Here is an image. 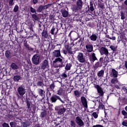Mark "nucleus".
<instances>
[{
  "label": "nucleus",
  "instance_id": "61",
  "mask_svg": "<svg viewBox=\"0 0 127 127\" xmlns=\"http://www.w3.org/2000/svg\"><path fill=\"white\" fill-rule=\"evenodd\" d=\"M124 119H127V114L124 116Z\"/></svg>",
  "mask_w": 127,
  "mask_h": 127
},
{
  "label": "nucleus",
  "instance_id": "44",
  "mask_svg": "<svg viewBox=\"0 0 127 127\" xmlns=\"http://www.w3.org/2000/svg\"><path fill=\"white\" fill-rule=\"evenodd\" d=\"M100 62L101 63V64H105V60L104 61V59L103 58H101L100 59Z\"/></svg>",
  "mask_w": 127,
  "mask_h": 127
},
{
  "label": "nucleus",
  "instance_id": "4",
  "mask_svg": "<svg viewBox=\"0 0 127 127\" xmlns=\"http://www.w3.org/2000/svg\"><path fill=\"white\" fill-rule=\"evenodd\" d=\"M94 88L97 89L99 96H104V92L103 88L99 85H96L94 86Z\"/></svg>",
  "mask_w": 127,
  "mask_h": 127
},
{
  "label": "nucleus",
  "instance_id": "5",
  "mask_svg": "<svg viewBox=\"0 0 127 127\" xmlns=\"http://www.w3.org/2000/svg\"><path fill=\"white\" fill-rule=\"evenodd\" d=\"M78 61L80 63H84L85 62V59L84 57V54L81 53H79L77 57Z\"/></svg>",
  "mask_w": 127,
  "mask_h": 127
},
{
  "label": "nucleus",
  "instance_id": "16",
  "mask_svg": "<svg viewBox=\"0 0 127 127\" xmlns=\"http://www.w3.org/2000/svg\"><path fill=\"white\" fill-rule=\"evenodd\" d=\"M88 52H92L93 50V46L91 44H88L85 46Z\"/></svg>",
  "mask_w": 127,
  "mask_h": 127
},
{
  "label": "nucleus",
  "instance_id": "18",
  "mask_svg": "<svg viewBox=\"0 0 127 127\" xmlns=\"http://www.w3.org/2000/svg\"><path fill=\"white\" fill-rule=\"evenodd\" d=\"M21 79V76L20 75H16L13 76V80L14 82H18Z\"/></svg>",
  "mask_w": 127,
  "mask_h": 127
},
{
  "label": "nucleus",
  "instance_id": "55",
  "mask_svg": "<svg viewBox=\"0 0 127 127\" xmlns=\"http://www.w3.org/2000/svg\"><path fill=\"white\" fill-rule=\"evenodd\" d=\"M30 106H31L30 103H29V102H27V108H28V109H30Z\"/></svg>",
  "mask_w": 127,
  "mask_h": 127
},
{
  "label": "nucleus",
  "instance_id": "21",
  "mask_svg": "<svg viewBox=\"0 0 127 127\" xmlns=\"http://www.w3.org/2000/svg\"><path fill=\"white\" fill-rule=\"evenodd\" d=\"M74 94L75 97H80L81 93L80 91L78 90H75L74 92Z\"/></svg>",
  "mask_w": 127,
  "mask_h": 127
},
{
  "label": "nucleus",
  "instance_id": "29",
  "mask_svg": "<svg viewBox=\"0 0 127 127\" xmlns=\"http://www.w3.org/2000/svg\"><path fill=\"white\" fill-rule=\"evenodd\" d=\"M119 81L118 80V78H113L111 80V83L112 84H117Z\"/></svg>",
  "mask_w": 127,
  "mask_h": 127
},
{
  "label": "nucleus",
  "instance_id": "45",
  "mask_svg": "<svg viewBox=\"0 0 127 127\" xmlns=\"http://www.w3.org/2000/svg\"><path fill=\"white\" fill-rule=\"evenodd\" d=\"M41 116L42 118H44L46 116V113L45 112H42L41 113Z\"/></svg>",
  "mask_w": 127,
  "mask_h": 127
},
{
  "label": "nucleus",
  "instance_id": "63",
  "mask_svg": "<svg viewBox=\"0 0 127 127\" xmlns=\"http://www.w3.org/2000/svg\"><path fill=\"white\" fill-rule=\"evenodd\" d=\"M50 18H51V19H53V17L52 16H50Z\"/></svg>",
  "mask_w": 127,
  "mask_h": 127
},
{
  "label": "nucleus",
  "instance_id": "20",
  "mask_svg": "<svg viewBox=\"0 0 127 127\" xmlns=\"http://www.w3.org/2000/svg\"><path fill=\"white\" fill-rule=\"evenodd\" d=\"M11 68L13 70H17L18 69V66L15 63H12L11 64Z\"/></svg>",
  "mask_w": 127,
  "mask_h": 127
},
{
  "label": "nucleus",
  "instance_id": "24",
  "mask_svg": "<svg viewBox=\"0 0 127 127\" xmlns=\"http://www.w3.org/2000/svg\"><path fill=\"white\" fill-rule=\"evenodd\" d=\"M5 55L7 58H10V52L9 51H6L5 53Z\"/></svg>",
  "mask_w": 127,
  "mask_h": 127
},
{
  "label": "nucleus",
  "instance_id": "28",
  "mask_svg": "<svg viewBox=\"0 0 127 127\" xmlns=\"http://www.w3.org/2000/svg\"><path fill=\"white\" fill-rule=\"evenodd\" d=\"M44 83L43 81H38L37 83V86H39L40 87H44Z\"/></svg>",
  "mask_w": 127,
  "mask_h": 127
},
{
  "label": "nucleus",
  "instance_id": "49",
  "mask_svg": "<svg viewBox=\"0 0 127 127\" xmlns=\"http://www.w3.org/2000/svg\"><path fill=\"white\" fill-rule=\"evenodd\" d=\"M125 18L126 17H125V14H123V13L121 14V19L124 20V19H125Z\"/></svg>",
  "mask_w": 127,
  "mask_h": 127
},
{
  "label": "nucleus",
  "instance_id": "34",
  "mask_svg": "<svg viewBox=\"0 0 127 127\" xmlns=\"http://www.w3.org/2000/svg\"><path fill=\"white\" fill-rule=\"evenodd\" d=\"M70 126L71 127H76V123L74 121H70Z\"/></svg>",
  "mask_w": 127,
  "mask_h": 127
},
{
  "label": "nucleus",
  "instance_id": "33",
  "mask_svg": "<svg viewBox=\"0 0 127 127\" xmlns=\"http://www.w3.org/2000/svg\"><path fill=\"white\" fill-rule=\"evenodd\" d=\"M10 127H16V124L14 122H12L9 123Z\"/></svg>",
  "mask_w": 127,
  "mask_h": 127
},
{
  "label": "nucleus",
  "instance_id": "32",
  "mask_svg": "<svg viewBox=\"0 0 127 127\" xmlns=\"http://www.w3.org/2000/svg\"><path fill=\"white\" fill-rule=\"evenodd\" d=\"M92 116L95 119H97L98 118V114L96 112H94L92 113Z\"/></svg>",
  "mask_w": 127,
  "mask_h": 127
},
{
  "label": "nucleus",
  "instance_id": "51",
  "mask_svg": "<svg viewBox=\"0 0 127 127\" xmlns=\"http://www.w3.org/2000/svg\"><path fill=\"white\" fill-rule=\"evenodd\" d=\"M90 9L91 11H93L94 10V6H90Z\"/></svg>",
  "mask_w": 127,
  "mask_h": 127
},
{
  "label": "nucleus",
  "instance_id": "42",
  "mask_svg": "<svg viewBox=\"0 0 127 127\" xmlns=\"http://www.w3.org/2000/svg\"><path fill=\"white\" fill-rule=\"evenodd\" d=\"M2 127H10L9 125L6 123H4L2 125Z\"/></svg>",
  "mask_w": 127,
  "mask_h": 127
},
{
  "label": "nucleus",
  "instance_id": "25",
  "mask_svg": "<svg viewBox=\"0 0 127 127\" xmlns=\"http://www.w3.org/2000/svg\"><path fill=\"white\" fill-rule=\"evenodd\" d=\"M46 7V6H43L42 5H40V6H39L38 8L37 9V11L39 12H42L44 7Z\"/></svg>",
  "mask_w": 127,
  "mask_h": 127
},
{
  "label": "nucleus",
  "instance_id": "56",
  "mask_svg": "<svg viewBox=\"0 0 127 127\" xmlns=\"http://www.w3.org/2000/svg\"><path fill=\"white\" fill-rule=\"evenodd\" d=\"M32 1L34 4H36L38 2V0H32Z\"/></svg>",
  "mask_w": 127,
  "mask_h": 127
},
{
  "label": "nucleus",
  "instance_id": "48",
  "mask_svg": "<svg viewBox=\"0 0 127 127\" xmlns=\"http://www.w3.org/2000/svg\"><path fill=\"white\" fill-rule=\"evenodd\" d=\"M92 127H104L101 125H96L93 126Z\"/></svg>",
  "mask_w": 127,
  "mask_h": 127
},
{
  "label": "nucleus",
  "instance_id": "19",
  "mask_svg": "<svg viewBox=\"0 0 127 127\" xmlns=\"http://www.w3.org/2000/svg\"><path fill=\"white\" fill-rule=\"evenodd\" d=\"M62 15L64 17H66L68 16V12L66 10H64L62 11Z\"/></svg>",
  "mask_w": 127,
  "mask_h": 127
},
{
  "label": "nucleus",
  "instance_id": "17",
  "mask_svg": "<svg viewBox=\"0 0 127 127\" xmlns=\"http://www.w3.org/2000/svg\"><path fill=\"white\" fill-rule=\"evenodd\" d=\"M89 38L91 41H95L97 40L98 37L96 34H93Z\"/></svg>",
  "mask_w": 127,
  "mask_h": 127
},
{
  "label": "nucleus",
  "instance_id": "30",
  "mask_svg": "<svg viewBox=\"0 0 127 127\" xmlns=\"http://www.w3.org/2000/svg\"><path fill=\"white\" fill-rule=\"evenodd\" d=\"M42 35L44 38H47L48 36V34L47 31H43L42 33Z\"/></svg>",
  "mask_w": 127,
  "mask_h": 127
},
{
  "label": "nucleus",
  "instance_id": "2",
  "mask_svg": "<svg viewBox=\"0 0 127 127\" xmlns=\"http://www.w3.org/2000/svg\"><path fill=\"white\" fill-rule=\"evenodd\" d=\"M40 56L39 54L34 55L32 58V62L34 65H38L40 63Z\"/></svg>",
  "mask_w": 127,
  "mask_h": 127
},
{
  "label": "nucleus",
  "instance_id": "37",
  "mask_svg": "<svg viewBox=\"0 0 127 127\" xmlns=\"http://www.w3.org/2000/svg\"><path fill=\"white\" fill-rule=\"evenodd\" d=\"M32 18L35 20H38L39 18L37 16V15L35 14H32Z\"/></svg>",
  "mask_w": 127,
  "mask_h": 127
},
{
  "label": "nucleus",
  "instance_id": "11",
  "mask_svg": "<svg viewBox=\"0 0 127 127\" xmlns=\"http://www.w3.org/2000/svg\"><path fill=\"white\" fill-rule=\"evenodd\" d=\"M57 109L59 110L58 115H62L64 114L66 111L65 109L63 106H59L57 107Z\"/></svg>",
  "mask_w": 127,
  "mask_h": 127
},
{
  "label": "nucleus",
  "instance_id": "64",
  "mask_svg": "<svg viewBox=\"0 0 127 127\" xmlns=\"http://www.w3.org/2000/svg\"><path fill=\"white\" fill-rule=\"evenodd\" d=\"M116 88H118L119 89L120 88V87L119 86H116Z\"/></svg>",
  "mask_w": 127,
  "mask_h": 127
},
{
  "label": "nucleus",
  "instance_id": "58",
  "mask_svg": "<svg viewBox=\"0 0 127 127\" xmlns=\"http://www.w3.org/2000/svg\"><path fill=\"white\" fill-rule=\"evenodd\" d=\"M125 67L127 69V62H125Z\"/></svg>",
  "mask_w": 127,
  "mask_h": 127
},
{
  "label": "nucleus",
  "instance_id": "43",
  "mask_svg": "<svg viewBox=\"0 0 127 127\" xmlns=\"http://www.w3.org/2000/svg\"><path fill=\"white\" fill-rule=\"evenodd\" d=\"M30 11L33 13H36L35 9L32 8V7H30Z\"/></svg>",
  "mask_w": 127,
  "mask_h": 127
},
{
  "label": "nucleus",
  "instance_id": "3",
  "mask_svg": "<svg viewBox=\"0 0 127 127\" xmlns=\"http://www.w3.org/2000/svg\"><path fill=\"white\" fill-rule=\"evenodd\" d=\"M57 100H60V101L63 104H64V102L63 100H62V99L61 98V97L59 96L55 95H53L51 98V100L52 103H56L57 102Z\"/></svg>",
  "mask_w": 127,
  "mask_h": 127
},
{
  "label": "nucleus",
  "instance_id": "46",
  "mask_svg": "<svg viewBox=\"0 0 127 127\" xmlns=\"http://www.w3.org/2000/svg\"><path fill=\"white\" fill-rule=\"evenodd\" d=\"M22 125L23 126V127H28V125L27 123L25 122H23L22 123Z\"/></svg>",
  "mask_w": 127,
  "mask_h": 127
},
{
  "label": "nucleus",
  "instance_id": "7",
  "mask_svg": "<svg viewBox=\"0 0 127 127\" xmlns=\"http://www.w3.org/2000/svg\"><path fill=\"white\" fill-rule=\"evenodd\" d=\"M81 102L84 108L87 109L88 108V102L87 99L84 97L82 96L81 97Z\"/></svg>",
  "mask_w": 127,
  "mask_h": 127
},
{
  "label": "nucleus",
  "instance_id": "8",
  "mask_svg": "<svg viewBox=\"0 0 127 127\" xmlns=\"http://www.w3.org/2000/svg\"><path fill=\"white\" fill-rule=\"evenodd\" d=\"M83 2L82 0H78L76 2V10H81L82 8Z\"/></svg>",
  "mask_w": 127,
  "mask_h": 127
},
{
  "label": "nucleus",
  "instance_id": "57",
  "mask_svg": "<svg viewBox=\"0 0 127 127\" xmlns=\"http://www.w3.org/2000/svg\"><path fill=\"white\" fill-rule=\"evenodd\" d=\"M67 51L70 54L72 53V51H71V49H69V50H67Z\"/></svg>",
  "mask_w": 127,
  "mask_h": 127
},
{
  "label": "nucleus",
  "instance_id": "22",
  "mask_svg": "<svg viewBox=\"0 0 127 127\" xmlns=\"http://www.w3.org/2000/svg\"><path fill=\"white\" fill-rule=\"evenodd\" d=\"M104 70H101L98 73V77H102V76H104Z\"/></svg>",
  "mask_w": 127,
  "mask_h": 127
},
{
  "label": "nucleus",
  "instance_id": "40",
  "mask_svg": "<svg viewBox=\"0 0 127 127\" xmlns=\"http://www.w3.org/2000/svg\"><path fill=\"white\" fill-rule=\"evenodd\" d=\"M110 49L113 51H115L117 50V47L112 45L110 47Z\"/></svg>",
  "mask_w": 127,
  "mask_h": 127
},
{
  "label": "nucleus",
  "instance_id": "47",
  "mask_svg": "<svg viewBox=\"0 0 127 127\" xmlns=\"http://www.w3.org/2000/svg\"><path fill=\"white\" fill-rule=\"evenodd\" d=\"M122 115H123V116H124V117H125L126 115H127V112H126V111L123 110V111H122Z\"/></svg>",
  "mask_w": 127,
  "mask_h": 127
},
{
  "label": "nucleus",
  "instance_id": "9",
  "mask_svg": "<svg viewBox=\"0 0 127 127\" xmlns=\"http://www.w3.org/2000/svg\"><path fill=\"white\" fill-rule=\"evenodd\" d=\"M75 122L78 126L81 127L84 126V122L79 116L76 117Z\"/></svg>",
  "mask_w": 127,
  "mask_h": 127
},
{
  "label": "nucleus",
  "instance_id": "31",
  "mask_svg": "<svg viewBox=\"0 0 127 127\" xmlns=\"http://www.w3.org/2000/svg\"><path fill=\"white\" fill-rule=\"evenodd\" d=\"M71 68V64H67L65 67V70H70Z\"/></svg>",
  "mask_w": 127,
  "mask_h": 127
},
{
  "label": "nucleus",
  "instance_id": "60",
  "mask_svg": "<svg viewBox=\"0 0 127 127\" xmlns=\"http://www.w3.org/2000/svg\"><path fill=\"white\" fill-rule=\"evenodd\" d=\"M32 97H33L34 98H37V96H36L34 94H33Z\"/></svg>",
  "mask_w": 127,
  "mask_h": 127
},
{
  "label": "nucleus",
  "instance_id": "36",
  "mask_svg": "<svg viewBox=\"0 0 127 127\" xmlns=\"http://www.w3.org/2000/svg\"><path fill=\"white\" fill-rule=\"evenodd\" d=\"M19 9V7L18 5H15L13 8V11L16 12Z\"/></svg>",
  "mask_w": 127,
  "mask_h": 127
},
{
  "label": "nucleus",
  "instance_id": "38",
  "mask_svg": "<svg viewBox=\"0 0 127 127\" xmlns=\"http://www.w3.org/2000/svg\"><path fill=\"white\" fill-rule=\"evenodd\" d=\"M50 89H51L52 90H54V89H55V83L54 82H53V83H52L51 84H50Z\"/></svg>",
  "mask_w": 127,
  "mask_h": 127
},
{
  "label": "nucleus",
  "instance_id": "41",
  "mask_svg": "<svg viewBox=\"0 0 127 127\" xmlns=\"http://www.w3.org/2000/svg\"><path fill=\"white\" fill-rule=\"evenodd\" d=\"M104 62L105 63H109V62H110V61L109 60V58L107 57H105Z\"/></svg>",
  "mask_w": 127,
  "mask_h": 127
},
{
  "label": "nucleus",
  "instance_id": "62",
  "mask_svg": "<svg viewBox=\"0 0 127 127\" xmlns=\"http://www.w3.org/2000/svg\"><path fill=\"white\" fill-rule=\"evenodd\" d=\"M64 54H67V52L66 51H65V50H64Z\"/></svg>",
  "mask_w": 127,
  "mask_h": 127
},
{
  "label": "nucleus",
  "instance_id": "12",
  "mask_svg": "<svg viewBox=\"0 0 127 127\" xmlns=\"http://www.w3.org/2000/svg\"><path fill=\"white\" fill-rule=\"evenodd\" d=\"M118 75H119L118 71L113 68L110 72V77H112V78H117Z\"/></svg>",
  "mask_w": 127,
  "mask_h": 127
},
{
  "label": "nucleus",
  "instance_id": "39",
  "mask_svg": "<svg viewBox=\"0 0 127 127\" xmlns=\"http://www.w3.org/2000/svg\"><path fill=\"white\" fill-rule=\"evenodd\" d=\"M122 125L124 127H127V120L124 121L123 123H122Z\"/></svg>",
  "mask_w": 127,
  "mask_h": 127
},
{
  "label": "nucleus",
  "instance_id": "1",
  "mask_svg": "<svg viewBox=\"0 0 127 127\" xmlns=\"http://www.w3.org/2000/svg\"><path fill=\"white\" fill-rule=\"evenodd\" d=\"M53 65L54 68H62L64 67L65 64H64V61L63 59L58 58L53 62Z\"/></svg>",
  "mask_w": 127,
  "mask_h": 127
},
{
  "label": "nucleus",
  "instance_id": "35",
  "mask_svg": "<svg viewBox=\"0 0 127 127\" xmlns=\"http://www.w3.org/2000/svg\"><path fill=\"white\" fill-rule=\"evenodd\" d=\"M92 58L93 61H95V60H97V57H96L95 53H92Z\"/></svg>",
  "mask_w": 127,
  "mask_h": 127
},
{
  "label": "nucleus",
  "instance_id": "10",
  "mask_svg": "<svg viewBox=\"0 0 127 127\" xmlns=\"http://www.w3.org/2000/svg\"><path fill=\"white\" fill-rule=\"evenodd\" d=\"M49 65V62L48 60H45L41 65V68L43 69V70H45V69H46L47 68H48Z\"/></svg>",
  "mask_w": 127,
  "mask_h": 127
},
{
  "label": "nucleus",
  "instance_id": "13",
  "mask_svg": "<svg viewBox=\"0 0 127 127\" xmlns=\"http://www.w3.org/2000/svg\"><path fill=\"white\" fill-rule=\"evenodd\" d=\"M100 53L102 55H105L106 56L109 55V51L106 48L102 47L100 50Z\"/></svg>",
  "mask_w": 127,
  "mask_h": 127
},
{
  "label": "nucleus",
  "instance_id": "27",
  "mask_svg": "<svg viewBox=\"0 0 127 127\" xmlns=\"http://www.w3.org/2000/svg\"><path fill=\"white\" fill-rule=\"evenodd\" d=\"M7 2L9 5L12 6L14 4V0H8Z\"/></svg>",
  "mask_w": 127,
  "mask_h": 127
},
{
  "label": "nucleus",
  "instance_id": "6",
  "mask_svg": "<svg viewBox=\"0 0 127 127\" xmlns=\"http://www.w3.org/2000/svg\"><path fill=\"white\" fill-rule=\"evenodd\" d=\"M17 92L20 96H24L26 94V89L22 86H20L18 88Z\"/></svg>",
  "mask_w": 127,
  "mask_h": 127
},
{
  "label": "nucleus",
  "instance_id": "26",
  "mask_svg": "<svg viewBox=\"0 0 127 127\" xmlns=\"http://www.w3.org/2000/svg\"><path fill=\"white\" fill-rule=\"evenodd\" d=\"M105 108V106L103 105V104L101 102L99 103V109L101 110H104Z\"/></svg>",
  "mask_w": 127,
  "mask_h": 127
},
{
  "label": "nucleus",
  "instance_id": "54",
  "mask_svg": "<svg viewBox=\"0 0 127 127\" xmlns=\"http://www.w3.org/2000/svg\"><path fill=\"white\" fill-rule=\"evenodd\" d=\"M109 38L112 40H116V37H112V38L109 37Z\"/></svg>",
  "mask_w": 127,
  "mask_h": 127
},
{
  "label": "nucleus",
  "instance_id": "59",
  "mask_svg": "<svg viewBox=\"0 0 127 127\" xmlns=\"http://www.w3.org/2000/svg\"><path fill=\"white\" fill-rule=\"evenodd\" d=\"M90 6H93V3L92 2H90Z\"/></svg>",
  "mask_w": 127,
  "mask_h": 127
},
{
  "label": "nucleus",
  "instance_id": "50",
  "mask_svg": "<svg viewBox=\"0 0 127 127\" xmlns=\"http://www.w3.org/2000/svg\"><path fill=\"white\" fill-rule=\"evenodd\" d=\"M123 90L124 91V92H125V93L127 92V88H126V86H123Z\"/></svg>",
  "mask_w": 127,
  "mask_h": 127
},
{
  "label": "nucleus",
  "instance_id": "52",
  "mask_svg": "<svg viewBox=\"0 0 127 127\" xmlns=\"http://www.w3.org/2000/svg\"><path fill=\"white\" fill-rule=\"evenodd\" d=\"M55 29L54 28H52V29H51V34H53V35H54V31H55Z\"/></svg>",
  "mask_w": 127,
  "mask_h": 127
},
{
  "label": "nucleus",
  "instance_id": "14",
  "mask_svg": "<svg viewBox=\"0 0 127 127\" xmlns=\"http://www.w3.org/2000/svg\"><path fill=\"white\" fill-rule=\"evenodd\" d=\"M61 56L60 50H55L53 53V57L58 58Z\"/></svg>",
  "mask_w": 127,
  "mask_h": 127
},
{
  "label": "nucleus",
  "instance_id": "23",
  "mask_svg": "<svg viewBox=\"0 0 127 127\" xmlns=\"http://www.w3.org/2000/svg\"><path fill=\"white\" fill-rule=\"evenodd\" d=\"M38 93H39L40 96H41V97H43L45 92L43 90H42L41 89H39Z\"/></svg>",
  "mask_w": 127,
  "mask_h": 127
},
{
  "label": "nucleus",
  "instance_id": "15",
  "mask_svg": "<svg viewBox=\"0 0 127 127\" xmlns=\"http://www.w3.org/2000/svg\"><path fill=\"white\" fill-rule=\"evenodd\" d=\"M57 94L59 95L60 96H65V90L63 88H60V89L58 91Z\"/></svg>",
  "mask_w": 127,
  "mask_h": 127
},
{
  "label": "nucleus",
  "instance_id": "53",
  "mask_svg": "<svg viewBox=\"0 0 127 127\" xmlns=\"http://www.w3.org/2000/svg\"><path fill=\"white\" fill-rule=\"evenodd\" d=\"M62 76H63V77H64V78H66V77H67V74H65V73H63V74H62Z\"/></svg>",
  "mask_w": 127,
  "mask_h": 127
}]
</instances>
